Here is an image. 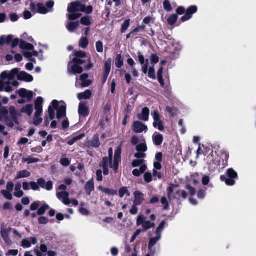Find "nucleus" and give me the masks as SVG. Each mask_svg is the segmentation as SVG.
Listing matches in <instances>:
<instances>
[{"label":"nucleus","instance_id":"nucleus-59","mask_svg":"<svg viewBox=\"0 0 256 256\" xmlns=\"http://www.w3.org/2000/svg\"><path fill=\"white\" fill-rule=\"evenodd\" d=\"M186 188L190 196H192L196 194V190L194 188L190 186H187Z\"/></svg>","mask_w":256,"mask_h":256},{"label":"nucleus","instance_id":"nucleus-60","mask_svg":"<svg viewBox=\"0 0 256 256\" xmlns=\"http://www.w3.org/2000/svg\"><path fill=\"white\" fill-rule=\"evenodd\" d=\"M80 212L83 216H88L89 214V211L84 208H80L79 210Z\"/></svg>","mask_w":256,"mask_h":256},{"label":"nucleus","instance_id":"nucleus-36","mask_svg":"<svg viewBox=\"0 0 256 256\" xmlns=\"http://www.w3.org/2000/svg\"><path fill=\"white\" fill-rule=\"evenodd\" d=\"M84 136V134H80L78 136H76L72 138L68 141V144L70 146H72L76 142L77 140H80Z\"/></svg>","mask_w":256,"mask_h":256},{"label":"nucleus","instance_id":"nucleus-64","mask_svg":"<svg viewBox=\"0 0 256 256\" xmlns=\"http://www.w3.org/2000/svg\"><path fill=\"white\" fill-rule=\"evenodd\" d=\"M60 162L64 166H68L70 164V162L68 159L66 158H62Z\"/></svg>","mask_w":256,"mask_h":256},{"label":"nucleus","instance_id":"nucleus-57","mask_svg":"<svg viewBox=\"0 0 256 256\" xmlns=\"http://www.w3.org/2000/svg\"><path fill=\"white\" fill-rule=\"evenodd\" d=\"M34 96V92L26 90V93L24 98H26L28 102L31 101Z\"/></svg>","mask_w":256,"mask_h":256},{"label":"nucleus","instance_id":"nucleus-44","mask_svg":"<svg viewBox=\"0 0 256 256\" xmlns=\"http://www.w3.org/2000/svg\"><path fill=\"white\" fill-rule=\"evenodd\" d=\"M9 112L10 114V116L12 118L13 120H15L16 118L17 114L16 112V110L14 107L10 106L9 108Z\"/></svg>","mask_w":256,"mask_h":256},{"label":"nucleus","instance_id":"nucleus-39","mask_svg":"<svg viewBox=\"0 0 256 256\" xmlns=\"http://www.w3.org/2000/svg\"><path fill=\"white\" fill-rule=\"evenodd\" d=\"M88 44V41L86 37H83L80 40L79 46L82 48H86Z\"/></svg>","mask_w":256,"mask_h":256},{"label":"nucleus","instance_id":"nucleus-2","mask_svg":"<svg viewBox=\"0 0 256 256\" xmlns=\"http://www.w3.org/2000/svg\"><path fill=\"white\" fill-rule=\"evenodd\" d=\"M122 150L120 147H118L114 152V160H112L113 150L112 148L108 150V158H103L102 167L104 175L109 174L108 168H112L114 172H116L119 163L121 162Z\"/></svg>","mask_w":256,"mask_h":256},{"label":"nucleus","instance_id":"nucleus-42","mask_svg":"<svg viewBox=\"0 0 256 256\" xmlns=\"http://www.w3.org/2000/svg\"><path fill=\"white\" fill-rule=\"evenodd\" d=\"M24 56L27 58H30L32 56H38V52L33 50L32 52H30L29 51L24 52L23 53Z\"/></svg>","mask_w":256,"mask_h":256},{"label":"nucleus","instance_id":"nucleus-33","mask_svg":"<svg viewBox=\"0 0 256 256\" xmlns=\"http://www.w3.org/2000/svg\"><path fill=\"white\" fill-rule=\"evenodd\" d=\"M112 66V60L110 58H108L105 62L104 64V72H106V76L109 75Z\"/></svg>","mask_w":256,"mask_h":256},{"label":"nucleus","instance_id":"nucleus-32","mask_svg":"<svg viewBox=\"0 0 256 256\" xmlns=\"http://www.w3.org/2000/svg\"><path fill=\"white\" fill-rule=\"evenodd\" d=\"M79 24L78 22H70L67 24L66 28L69 32H74L75 29L78 26Z\"/></svg>","mask_w":256,"mask_h":256},{"label":"nucleus","instance_id":"nucleus-12","mask_svg":"<svg viewBox=\"0 0 256 256\" xmlns=\"http://www.w3.org/2000/svg\"><path fill=\"white\" fill-rule=\"evenodd\" d=\"M12 228H6L4 226L2 227L0 230L1 236L4 239L5 243L8 246H10L12 244V242L10 238V234L11 232Z\"/></svg>","mask_w":256,"mask_h":256},{"label":"nucleus","instance_id":"nucleus-22","mask_svg":"<svg viewBox=\"0 0 256 256\" xmlns=\"http://www.w3.org/2000/svg\"><path fill=\"white\" fill-rule=\"evenodd\" d=\"M86 144L89 147H98L100 145L98 136V134H95L92 140L88 141Z\"/></svg>","mask_w":256,"mask_h":256},{"label":"nucleus","instance_id":"nucleus-20","mask_svg":"<svg viewBox=\"0 0 256 256\" xmlns=\"http://www.w3.org/2000/svg\"><path fill=\"white\" fill-rule=\"evenodd\" d=\"M134 204L136 205L141 204L144 200V194L140 191H136L134 194Z\"/></svg>","mask_w":256,"mask_h":256},{"label":"nucleus","instance_id":"nucleus-31","mask_svg":"<svg viewBox=\"0 0 256 256\" xmlns=\"http://www.w3.org/2000/svg\"><path fill=\"white\" fill-rule=\"evenodd\" d=\"M30 176V172L26 170H23L18 172L16 177V179L28 178Z\"/></svg>","mask_w":256,"mask_h":256},{"label":"nucleus","instance_id":"nucleus-48","mask_svg":"<svg viewBox=\"0 0 256 256\" xmlns=\"http://www.w3.org/2000/svg\"><path fill=\"white\" fill-rule=\"evenodd\" d=\"M81 23L84 26H89L91 22L89 16H86L81 18Z\"/></svg>","mask_w":256,"mask_h":256},{"label":"nucleus","instance_id":"nucleus-1","mask_svg":"<svg viewBox=\"0 0 256 256\" xmlns=\"http://www.w3.org/2000/svg\"><path fill=\"white\" fill-rule=\"evenodd\" d=\"M16 76L18 80L26 82L33 80L32 75L24 72L19 73L18 68H14L10 72L5 71L2 73L0 76V92L4 90L9 92L14 90V88H18L19 83L14 80Z\"/></svg>","mask_w":256,"mask_h":256},{"label":"nucleus","instance_id":"nucleus-4","mask_svg":"<svg viewBox=\"0 0 256 256\" xmlns=\"http://www.w3.org/2000/svg\"><path fill=\"white\" fill-rule=\"evenodd\" d=\"M55 109H58L57 118L60 119L66 116V104L62 103L61 105L59 106L58 102L56 100H54L52 101V105L50 106L48 108L50 120H52L54 118Z\"/></svg>","mask_w":256,"mask_h":256},{"label":"nucleus","instance_id":"nucleus-9","mask_svg":"<svg viewBox=\"0 0 256 256\" xmlns=\"http://www.w3.org/2000/svg\"><path fill=\"white\" fill-rule=\"evenodd\" d=\"M136 225L142 226L143 232L146 231L151 228L154 227L155 224L150 220H146L144 214H140L136 220Z\"/></svg>","mask_w":256,"mask_h":256},{"label":"nucleus","instance_id":"nucleus-30","mask_svg":"<svg viewBox=\"0 0 256 256\" xmlns=\"http://www.w3.org/2000/svg\"><path fill=\"white\" fill-rule=\"evenodd\" d=\"M20 47L23 50H30L34 49V46L32 44L28 43L24 40H21Z\"/></svg>","mask_w":256,"mask_h":256},{"label":"nucleus","instance_id":"nucleus-13","mask_svg":"<svg viewBox=\"0 0 256 256\" xmlns=\"http://www.w3.org/2000/svg\"><path fill=\"white\" fill-rule=\"evenodd\" d=\"M70 194L66 191H60L56 192V197L65 205L68 206L70 204V200L69 198Z\"/></svg>","mask_w":256,"mask_h":256},{"label":"nucleus","instance_id":"nucleus-29","mask_svg":"<svg viewBox=\"0 0 256 256\" xmlns=\"http://www.w3.org/2000/svg\"><path fill=\"white\" fill-rule=\"evenodd\" d=\"M34 110L33 106L32 104H27L22 108L20 112L25 113L28 116H30Z\"/></svg>","mask_w":256,"mask_h":256},{"label":"nucleus","instance_id":"nucleus-52","mask_svg":"<svg viewBox=\"0 0 256 256\" xmlns=\"http://www.w3.org/2000/svg\"><path fill=\"white\" fill-rule=\"evenodd\" d=\"M104 192L108 194L110 196H113L116 195L117 194V191L116 190H114V189H110V188H106L104 190Z\"/></svg>","mask_w":256,"mask_h":256},{"label":"nucleus","instance_id":"nucleus-50","mask_svg":"<svg viewBox=\"0 0 256 256\" xmlns=\"http://www.w3.org/2000/svg\"><path fill=\"white\" fill-rule=\"evenodd\" d=\"M148 76L150 78L154 80L156 78L155 70L154 66L149 68Z\"/></svg>","mask_w":256,"mask_h":256},{"label":"nucleus","instance_id":"nucleus-6","mask_svg":"<svg viewBox=\"0 0 256 256\" xmlns=\"http://www.w3.org/2000/svg\"><path fill=\"white\" fill-rule=\"evenodd\" d=\"M166 222L162 221L158 227L156 228L154 233L156 235L155 237L150 238L148 245V248L151 254L154 255L155 254L156 250L154 248V246L162 238V233L164 230L166 225Z\"/></svg>","mask_w":256,"mask_h":256},{"label":"nucleus","instance_id":"nucleus-5","mask_svg":"<svg viewBox=\"0 0 256 256\" xmlns=\"http://www.w3.org/2000/svg\"><path fill=\"white\" fill-rule=\"evenodd\" d=\"M168 196L170 202L174 200L186 199V192L184 190H178V186L171 184L167 189Z\"/></svg>","mask_w":256,"mask_h":256},{"label":"nucleus","instance_id":"nucleus-7","mask_svg":"<svg viewBox=\"0 0 256 256\" xmlns=\"http://www.w3.org/2000/svg\"><path fill=\"white\" fill-rule=\"evenodd\" d=\"M43 99L42 97H38L35 101L34 118L33 124L35 126H38L42 122V119L40 118L42 112Z\"/></svg>","mask_w":256,"mask_h":256},{"label":"nucleus","instance_id":"nucleus-16","mask_svg":"<svg viewBox=\"0 0 256 256\" xmlns=\"http://www.w3.org/2000/svg\"><path fill=\"white\" fill-rule=\"evenodd\" d=\"M38 240L36 237L27 238L22 240L21 245L24 248H28L32 245L36 244Z\"/></svg>","mask_w":256,"mask_h":256},{"label":"nucleus","instance_id":"nucleus-43","mask_svg":"<svg viewBox=\"0 0 256 256\" xmlns=\"http://www.w3.org/2000/svg\"><path fill=\"white\" fill-rule=\"evenodd\" d=\"M136 149L139 152H144L146 151L147 147L146 144L142 143L137 145Z\"/></svg>","mask_w":256,"mask_h":256},{"label":"nucleus","instance_id":"nucleus-55","mask_svg":"<svg viewBox=\"0 0 256 256\" xmlns=\"http://www.w3.org/2000/svg\"><path fill=\"white\" fill-rule=\"evenodd\" d=\"M24 162H27L28 164L37 162L39 161L38 159L34 158H29L24 160Z\"/></svg>","mask_w":256,"mask_h":256},{"label":"nucleus","instance_id":"nucleus-37","mask_svg":"<svg viewBox=\"0 0 256 256\" xmlns=\"http://www.w3.org/2000/svg\"><path fill=\"white\" fill-rule=\"evenodd\" d=\"M116 66L118 68H121L124 64L123 60L120 54L116 56Z\"/></svg>","mask_w":256,"mask_h":256},{"label":"nucleus","instance_id":"nucleus-24","mask_svg":"<svg viewBox=\"0 0 256 256\" xmlns=\"http://www.w3.org/2000/svg\"><path fill=\"white\" fill-rule=\"evenodd\" d=\"M14 195L18 198H22L24 195V192L22 190V184L19 182L16 184Z\"/></svg>","mask_w":256,"mask_h":256},{"label":"nucleus","instance_id":"nucleus-41","mask_svg":"<svg viewBox=\"0 0 256 256\" xmlns=\"http://www.w3.org/2000/svg\"><path fill=\"white\" fill-rule=\"evenodd\" d=\"M49 208V206L47 204H44L41 206L38 210V214L42 215L44 214L46 210Z\"/></svg>","mask_w":256,"mask_h":256},{"label":"nucleus","instance_id":"nucleus-21","mask_svg":"<svg viewBox=\"0 0 256 256\" xmlns=\"http://www.w3.org/2000/svg\"><path fill=\"white\" fill-rule=\"evenodd\" d=\"M150 115V110L148 108H144L141 114H139L138 116V118L142 121H148V120Z\"/></svg>","mask_w":256,"mask_h":256},{"label":"nucleus","instance_id":"nucleus-53","mask_svg":"<svg viewBox=\"0 0 256 256\" xmlns=\"http://www.w3.org/2000/svg\"><path fill=\"white\" fill-rule=\"evenodd\" d=\"M144 180L146 182H150L152 180V175L151 173L147 172L144 174Z\"/></svg>","mask_w":256,"mask_h":256},{"label":"nucleus","instance_id":"nucleus-19","mask_svg":"<svg viewBox=\"0 0 256 256\" xmlns=\"http://www.w3.org/2000/svg\"><path fill=\"white\" fill-rule=\"evenodd\" d=\"M78 114L80 118L85 117L88 114V110L85 102H81L79 104Z\"/></svg>","mask_w":256,"mask_h":256},{"label":"nucleus","instance_id":"nucleus-61","mask_svg":"<svg viewBox=\"0 0 256 256\" xmlns=\"http://www.w3.org/2000/svg\"><path fill=\"white\" fill-rule=\"evenodd\" d=\"M11 42H12L11 46L12 48L16 47L19 44H20V40L18 38H15V39L12 38V40L11 41Z\"/></svg>","mask_w":256,"mask_h":256},{"label":"nucleus","instance_id":"nucleus-45","mask_svg":"<svg viewBox=\"0 0 256 256\" xmlns=\"http://www.w3.org/2000/svg\"><path fill=\"white\" fill-rule=\"evenodd\" d=\"M1 193L6 199L8 200L12 199V196L10 191L2 190L1 191Z\"/></svg>","mask_w":256,"mask_h":256},{"label":"nucleus","instance_id":"nucleus-14","mask_svg":"<svg viewBox=\"0 0 256 256\" xmlns=\"http://www.w3.org/2000/svg\"><path fill=\"white\" fill-rule=\"evenodd\" d=\"M79 64H80L75 63L73 60L70 62L68 66L69 72H71L74 74L82 73L83 71V68Z\"/></svg>","mask_w":256,"mask_h":256},{"label":"nucleus","instance_id":"nucleus-49","mask_svg":"<svg viewBox=\"0 0 256 256\" xmlns=\"http://www.w3.org/2000/svg\"><path fill=\"white\" fill-rule=\"evenodd\" d=\"M96 49L98 52H102L104 50L103 44L101 41H98L96 44Z\"/></svg>","mask_w":256,"mask_h":256},{"label":"nucleus","instance_id":"nucleus-17","mask_svg":"<svg viewBox=\"0 0 256 256\" xmlns=\"http://www.w3.org/2000/svg\"><path fill=\"white\" fill-rule=\"evenodd\" d=\"M133 128L134 132L136 133H141L144 131H146L148 129L146 125L139 121L134 122Z\"/></svg>","mask_w":256,"mask_h":256},{"label":"nucleus","instance_id":"nucleus-15","mask_svg":"<svg viewBox=\"0 0 256 256\" xmlns=\"http://www.w3.org/2000/svg\"><path fill=\"white\" fill-rule=\"evenodd\" d=\"M197 10V7L195 6L190 7L187 9L186 14L181 18L180 21L184 22L190 20L192 17V15L196 13Z\"/></svg>","mask_w":256,"mask_h":256},{"label":"nucleus","instance_id":"nucleus-38","mask_svg":"<svg viewBox=\"0 0 256 256\" xmlns=\"http://www.w3.org/2000/svg\"><path fill=\"white\" fill-rule=\"evenodd\" d=\"M38 12L41 14H46L49 11L42 4H37Z\"/></svg>","mask_w":256,"mask_h":256},{"label":"nucleus","instance_id":"nucleus-11","mask_svg":"<svg viewBox=\"0 0 256 256\" xmlns=\"http://www.w3.org/2000/svg\"><path fill=\"white\" fill-rule=\"evenodd\" d=\"M152 116L154 118V126L158 128L160 131L164 130V127L162 124V122L161 120V116L157 110L154 111L152 113Z\"/></svg>","mask_w":256,"mask_h":256},{"label":"nucleus","instance_id":"nucleus-27","mask_svg":"<svg viewBox=\"0 0 256 256\" xmlns=\"http://www.w3.org/2000/svg\"><path fill=\"white\" fill-rule=\"evenodd\" d=\"M13 38V36L8 35V36H2L0 38V45L4 46L5 44H9Z\"/></svg>","mask_w":256,"mask_h":256},{"label":"nucleus","instance_id":"nucleus-35","mask_svg":"<svg viewBox=\"0 0 256 256\" xmlns=\"http://www.w3.org/2000/svg\"><path fill=\"white\" fill-rule=\"evenodd\" d=\"M124 195L129 196L130 194L127 188L122 187L119 190V196L120 198H123Z\"/></svg>","mask_w":256,"mask_h":256},{"label":"nucleus","instance_id":"nucleus-18","mask_svg":"<svg viewBox=\"0 0 256 256\" xmlns=\"http://www.w3.org/2000/svg\"><path fill=\"white\" fill-rule=\"evenodd\" d=\"M38 184L41 188L46 189L48 190H50L53 188V184L52 181L47 182L43 178H40L38 180Z\"/></svg>","mask_w":256,"mask_h":256},{"label":"nucleus","instance_id":"nucleus-46","mask_svg":"<svg viewBox=\"0 0 256 256\" xmlns=\"http://www.w3.org/2000/svg\"><path fill=\"white\" fill-rule=\"evenodd\" d=\"M130 20L128 19L126 20L124 24H122L121 32H124L130 26Z\"/></svg>","mask_w":256,"mask_h":256},{"label":"nucleus","instance_id":"nucleus-28","mask_svg":"<svg viewBox=\"0 0 256 256\" xmlns=\"http://www.w3.org/2000/svg\"><path fill=\"white\" fill-rule=\"evenodd\" d=\"M92 96V92L90 90H86L84 92L78 94V98L80 100L90 99Z\"/></svg>","mask_w":256,"mask_h":256},{"label":"nucleus","instance_id":"nucleus-40","mask_svg":"<svg viewBox=\"0 0 256 256\" xmlns=\"http://www.w3.org/2000/svg\"><path fill=\"white\" fill-rule=\"evenodd\" d=\"M178 18V16L176 14L170 16L168 19V24L170 25H173L176 22Z\"/></svg>","mask_w":256,"mask_h":256},{"label":"nucleus","instance_id":"nucleus-47","mask_svg":"<svg viewBox=\"0 0 256 256\" xmlns=\"http://www.w3.org/2000/svg\"><path fill=\"white\" fill-rule=\"evenodd\" d=\"M160 202L162 204L164 205V210L169 209V202L166 197H162L161 198Z\"/></svg>","mask_w":256,"mask_h":256},{"label":"nucleus","instance_id":"nucleus-58","mask_svg":"<svg viewBox=\"0 0 256 256\" xmlns=\"http://www.w3.org/2000/svg\"><path fill=\"white\" fill-rule=\"evenodd\" d=\"M40 202H33L30 206V210H37L38 207L40 206Z\"/></svg>","mask_w":256,"mask_h":256},{"label":"nucleus","instance_id":"nucleus-25","mask_svg":"<svg viewBox=\"0 0 256 256\" xmlns=\"http://www.w3.org/2000/svg\"><path fill=\"white\" fill-rule=\"evenodd\" d=\"M88 75L86 74H82L80 76V80L82 81V86L87 87L90 85L92 82L88 80Z\"/></svg>","mask_w":256,"mask_h":256},{"label":"nucleus","instance_id":"nucleus-8","mask_svg":"<svg viewBox=\"0 0 256 256\" xmlns=\"http://www.w3.org/2000/svg\"><path fill=\"white\" fill-rule=\"evenodd\" d=\"M227 176L228 178H226L225 176H221L220 179L222 181L225 182L228 186H232L235 184V179L238 178V174L232 168H229L227 170Z\"/></svg>","mask_w":256,"mask_h":256},{"label":"nucleus","instance_id":"nucleus-23","mask_svg":"<svg viewBox=\"0 0 256 256\" xmlns=\"http://www.w3.org/2000/svg\"><path fill=\"white\" fill-rule=\"evenodd\" d=\"M84 189L86 194L90 195L94 189V184L93 178L90 180L86 182Z\"/></svg>","mask_w":256,"mask_h":256},{"label":"nucleus","instance_id":"nucleus-63","mask_svg":"<svg viewBox=\"0 0 256 256\" xmlns=\"http://www.w3.org/2000/svg\"><path fill=\"white\" fill-rule=\"evenodd\" d=\"M130 72L134 77L137 78L139 76L138 72L135 67L131 68Z\"/></svg>","mask_w":256,"mask_h":256},{"label":"nucleus","instance_id":"nucleus-51","mask_svg":"<svg viewBox=\"0 0 256 256\" xmlns=\"http://www.w3.org/2000/svg\"><path fill=\"white\" fill-rule=\"evenodd\" d=\"M164 10L168 12H170L172 10V7L170 2L168 0H166L164 2Z\"/></svg>","mask_w":256,"mask_h":256},{"label":"nucleus","instance_id":"nucleus-62","mask_svg":"<svg viewBox=\"0 0 256 256\" xmlns=\"http://www.w3.org/2000/svg\"><path fill=\"white\" fill-rule=\"evenodd\" d=\"M96 180L101 182L102 180V172L101 170H98L96 172Z\"/></svg>","mask_w":256,"mask_h":256},{"label":"nucleus","instance_id":"nucleus-26","mask_svg":"<svg viewBox=\"0 0 256 256\" xmlns=\"http://www.w3.org/2000/svg\"><path fill=\"white\" fill-rule=\"evenodd\" d=\"M152 140L155 145L160 146L163 142V136L158 132H155L152 136Z\"/></svg>","mask_w":256,"mask_h":256},{"label":"nucleus","instance_id":"nucleus-10","mask_svg":"<svg viewBox=\"0 0 256 256\" xmlns=\"http://www.w3.org/2000/svg\"><path fill=\"white\" fill-rule=\"evenodd\" d=\"M75 58L72 60L75 63L83 64L90 61V54H86V53L82 51H78L76 52Z\"/></svg>","mask_w":256,"mask_h":256},{"label":"nucleus","instance_id":"nucleus-3","mask_svg":"<svg viewBox=\"0 0 256 256\" xmlns=\"http://www.w3.org/2000/svg\"><path fill=\"white\" fill-rule=\"evenodd\" d=\"M68 12L72 14H67L68 18L70 20H75L79 18L82 14L79 12H86L90 14L92 11V8L91 6L86 7L78 2H72L68 6Z\"/></svg>","mask_w":256,"mask_h":256},{"label":"nucleus","instance_id":"nucleus-34","mask_svg":"<svg viewBox=\"0 0 256 256\" xmlns=\"http://www.w3.org/2000/svg\"><path fill=\"white\" fill-rule=\"evenodd\" d=\"M8 117V112L6 108H4L0 110V120H5Z\"/></svg>","mask_w":256,"mask_h":256},{"label":"nucleus","instance_id":"nucleus-56","mask_svg":"<svg viewBox=\"0 0 256 256\" xmlns=\"http://www.w3.org/2000/svg\"><path fill=\"white\" fill-rule=\"evenodd\" d=\"M159 61V58L156 54H152L150 56V62L152 64H156Z\"/></svg>","mask_w":256,"mask_h":256},{"label":"nucleus","instance_id":"nucleus-54","mask_svg":"<svg viewBox=\"0 0 256 256\" xmlns=\"http://www.w3.org/2000/svg\"><path fill=\"white\" fill-rule=\"evenodd\" d=\"M18 250H10L8 251L6 254V256H16L18 254Z\"/></svg>","mask_w":256,"mask_h":256}]
</instances>
